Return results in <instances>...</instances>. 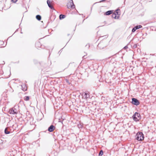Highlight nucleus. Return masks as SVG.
Here are the masks:
<instances>
[{"instance_id":"obj_26","label":"nucleus","mask_w":156,"mask_h":156,"mask_svg":"<svg viewBox=\"0 0 156 156\" xmlns=\"http://www.w3.org/2000/svg\"><path fill=\"white\" fill-rule=\"evenodd\" d=\"M127 48H128V47L127 46H125V47H124V49H126Z\"/></svg>"},{"instance_id":"obj_6","label":"nucleus","mask_w":156,"mask_h":156,"mask_svg":"<svg viewBox=\"0 0 156 156\" xmlns=\"http://www.w3.org/2000/svg\"><path fill=\"white\" fill-rule=\"evenodd\" d=\"M67 7L68 8H71L73 9L75 8V6L73 3V0H70V3H68L67 5Z\"/></svg>"},{"instance_id":"obj_15","label":"nucleus","mask_w":156,"mask_h":156,"mask_svg":"<svg viewBox=\"0 0 156 156\" xmlns=\"http://www.w3.org/2000/svg\"><path fill=\"white\" fill-rule=\"evenodd\" d=\"M112 18H114L115 19L116 18V16L115 13H113L112 15Z\"/></svg>"},{"instance_id":"obj_14","label":"nucleus","mask_w":156,"mask_h":156,"mask_svg":"<svg viewBox=\"0 0 156 156\" xmlns=\"http://www.w3.org/2000/svg\"><path fill=\"white\" fill-rule=\"evenodd\" d=\"M29 99V96H26L24 97V100L26 101H28Z\"/></svg>"},{"instance_id":"obj_9","label":"nucleus","mask_w":156,"mask_h":156,"mask_svg":"<svg viewBox=\"0 0 156 156\" xmlns=\"http://www.w3.org/2000/svg\"><path fill=\"white\" fill-rule=\"evenodd\" d=\"M112 11L109 10L106 12L105 13V15H109L112 14Z\"/></svg>"},{"instance_id":"obj_23","label":"nucleus","mask_w":156,"mask_h":156,"mask_svg":"<svg viewBox=\"0 0 156 156\" xmlns=\"http://www.w3.org/2000/svg\"><path fill=\"white\" fill-rule=\"evenodd\" d=\"M138 27V28L139 29L140 28H141L142 27V26L141 25H137L136 26Z\"/></svg>"},{"instance_id":"obj_20","label":"nucleus","mask_w":156,"mask_h":156,"mask_svg":"<svg viewBox=\"0 0 156 156\" xmlns=\"http://www.w3.org/2000/svg\"><path fill=\"white\" fill-rule=\"evenodd\" d=\"M119 10H119V9H117V10H116V12H115V13H116V15L117 14L118 15V14H118V11H119Z\"/></svg>"},{"instance_id":"obj_10","label":"nucleus","mask_w":156,"mask_h":156,"mask_svg":"<svg viewBox=\"0 0 156 156\" xmlns=\"http://www.w3.org/2000/svg\"><path fill=\"white\" fill-rule=\"evenodd\" d=\"M66 17L65 15L61 14L59 16V18L60 20H62L64 19Z\"/></svg>"},{"instance_id":"obj_19","label":"nucleus","mask_w":156,"mask_h":156,"mask_svg":"<svg viewBox=\"0 0 156 156\" xmlns=\"http://www.w3.org/2000/svg\"><path fill=\"white\" fill-rule=\"evenodd\" d=\"M40 45V43L39 42H37L35 44L36 46H39Z\"/></svg>"},{"instance_id":"obj_24","label":"nucleus","mask_w":156,"mask_h":156,"mask_svg":"<svg viewBox=\"0 0 156 156\" xmlns=\"http://www.w3.org/2000/svg\"><path fill=\"white\" fill-rule=\"evenodd\" d=\"M18 0H12V1L14 3L16 2Z\"/></svg>"},{"instance_id":"obj_28","label":"nucleus","mask_w":156,"mask_h":156,"mask_svg":"<svg viewBox=\"0 0 156 156\" xmlns=\"http://www.w3.org/2000/svg\"><path fill=\"white\" fill-rule=\"evenodd\" d=\"M104 1H105V0H102V1H101V2H104Z\"/></svg>"},{"instance_id":"obj_1","label":"nucleus","mask_w":156,"mask_h":156,"mask_svg":"<svg viewBox=\"0 0 156 156\" xmlns=\"http://www.w3.org/2000/svg\"><path fill=\"white\" fill-rule=\"evenodd\" d=\"M18 106H15L9 109V112L10 114H17L18 113Z\"/></svg>"},{"instance_id":"obj_21","label":"nucleus","mask_w":156,"mask_h":156,"mask_svg":"<svg viewBox=\"0 0 156 156\" xmlns=\"http://www.w3.org/2000/svg\"><path fill=\"white\" fill-rule=\"evenodd\" d=\"M101 43H100V44H98V47L100 48V49H103V48H101Z\"/></svg>"},{"instance_id":"obj_25","label":"nucleus","mask_w":156,"mask_h":156,"mask_svg":"<svg viewBox=\"0 0 156 156\" xmlns=\"http://www.w3.org/2000/svg\"><path fill=\"white\" fill-rule=\"evenodd\" d=\"M137 45L136 44H134V45L133 46V48H135L137 47Z\"/></svg>"},{"instance_id":"obj_18","label":"nucleus","mask_w":156,"mask_h":156,"mask_svg":"<svg viewBox=\"0 0 156 156\" xmlns=\"http://www.w3.org/2000/svg\"><path fill=\"white\" fill-rule=\"evenodd\" d=\"M86 48H87L88 49L90 47V45L89 44H86V45L85 46Z\"/></svg>"},{"instance_id":"obj_7","label":"nucleus","mask_w":156,"mask_h":156,"mask_svg":"<svg viewBox=\"0 0 156 156\" xmlns=\"http://www.w3.org/2000/svg\"><path fill=\"white\" fill-rule=\"evenodd\" d=\"M55 127L53 125H51L48 128V131L50 132H52L55 129Z\"/></svg>"},{"instance_id":"obj_30","label":"nucleus","mask_w":156,"mask_h":156,"mask_svg":"<svg viewBox=\"0 0 156 156\" xmlns=\"http://www.w3.org/2000/svg\"><path fill=\"white\" fill-rule=\"evenodd\" d=\"M69 35H70V34H68V36H69Z\"/></svg>"},{"instance_id":"obj_8","label":"nucleus","mask_w":156,"mask_h":156,"mask_svg":"<svg viewBox=\"0 0 156 156\" xmlns=\"http://www.w3.org/2000/svg\"><path fill=\"white\" fill-rule=\"evenodd\" d=\"M47 2L48 7L51 9H54L53 7L51 4L50 1L48 0Z\"/></svg>"},{"instance_id":"obj_2","label":"nucleus","mask_w":156,"mask_h":156,"mask_svg":"<svg viewBox=\"0 0 156 156\" xmlns=\"http://www.w3.org/2000/svg\"><path fill=\"white\" fill-rule=\"evenodd\" d=\"M136 139L139 141H142L144 139V135L141 132H139L136 134Z\"/></svg>"},{"instance_id":"obj_5","label":"nucleus","mask_w":156,"mask_h":156,"mask_svg":"<svg viewBox=\"0 0 156 156\" xmlns=\"http://www.w3.org/2000/svg\"><path fill=\"white\" fill-rule=\"evenodd\" d=\"M132 103L136 105H138L140 104V102L138 100L135 98H132Z\"/></svg>"},{"instance_id":"obj_12","label":"nucleus","mask_w":156,"mask_h":156,"mask_svg":"<svg viewBox=\"0 0 156 156\" xmlns=\"http://www.w3.org/2000/svg\"><path fill=\"white\" fill-rule=\"evenodd\" d=\"M138 29V27L136 26H135L132 30V32H134L135 31L137 30Z\"/></svg>"},{"instance_id":"obj_13","label":"nucleus","mask_w":156,"mask_h":156,"mask_svg":"<svg viewBox=\"0 0 156 156\" xmlns=\"http://www.w3.org/2000/svg\"><path fill=\"white\" fill-rule=\"evenodd\" d=\"M36 18L38 20H40L41 19V16L40 15H37L36 16Z\"/></svg>"},{"instance_id":"obj_3","label":"nucleus","mask_w":156,"mask_h":156,"mask_svg":"<svg viewBox=\"0 0 156 156\" xmlns=\"http://www.w3.org/2000/svg\"><path fill=\"white\" fill-rule=\"evenodd\" d=\"M89 94V92L87 91L83 92L82 94L83 99H85L86 101H87L90 98Z\"/></svg>"},{"instance_id":"obj_22","label":"nucleus","mask_w":156,"mask_h":156,"mask_svg":"<svg viewBox=\"0 0 156 156\" xmlns=\"http://www.w3.org/2000/svg\"><path fill=\"white\" fill-rule=\"evenodd\" d=\"M11 89L9 90V91H10L11 92H13L14 91L13 90L12 88L11 87Z\"/></svg>"},{"instance_id":"obj_29","label":"nucleus","mask_w":156,"mask_h":156,"mask_svg":"<svg viewBox=\"0 0 156 156\" xmlns=\"http://www.w3.org/2000/svg\"><path fill=\"white\" fill-rule=\"evenodd\" d=\"M23 91H25V90H26V89H23Z\"/></svg>"},{"instance_id":"obj_27","label":"nucleus","mask_w":156,"mask_h":156,"mask_svg":"<svg viewBox=\"0 0 156 156\" xmlns=\"http://www.w3.org/2000/svg\"><path fill=\"white\" fill-rule=\"evenodd\" d=\"M83 58H86L85 57V55H84L83 56Z\"/></svg>"},{"instance_id":"obj_17","label":"nucleus","mask_w":156,"mask_h":156,"mask_svg":"<svg viewBox=\"0 0 156 156\" xmlns=\"http://www.w3.org/2000/svg\"><path fill=\"white\" fill-rule=\"evenodd\" d=\"M65 80H66V82L68 84H70V82H69V80L67 79H65Z\"/></svg>"},{"instance_id":"obj_11","label":"nucleus","mask_w":156,"mask_h":156,"mask_svg":"<svg viewBox=\"0 0 156 156\" xmlns=\"http://www.w3.org/2000/svg\"><path fill=\"white\" fill-rule=\"evenodd\" d=\"M8 128H6L5 129V133L6 134H8L10 133V131L8 130Z\"/></svg>"},{"instance_id":"obj_4","label":"nucleus","mask_w":156,"mask_h":156,"mask_svg":"<svg viewBox=\"0 0 156 156\" xmlns=\"http://www.w3.org/2000/svg\"><path fill=\"white\" fill-rule=\"evenodd\" d=\"M140 114L139 113L136 112L133 115L132 118L133 120L136 121L137 122L139 121V119H140Z\"/></svg>"},{"instance_id":"obj_16","label":"nucleus","mask_w":156,"mask_h":156,"mask_svg":"<svg viewBox=\"0 0 156 156\" xmlns=\"http://www.w3.org/2000/svg\"><path fill=\"white\" fill-rule=\"evenodd\" d=\"M103 154V151L102 150H101L99 154V156H102Z\"/></svg>"}]
</instances>
